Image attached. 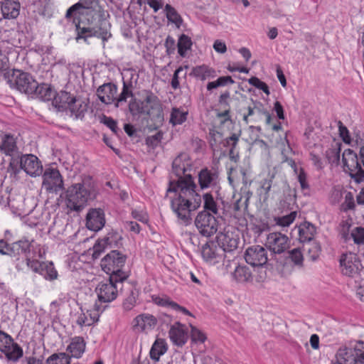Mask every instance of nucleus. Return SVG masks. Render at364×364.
<instances>
[{
  "label": "nucleus",
  "instance_id": "nucleus-55",
  "mask_svg": "<svg viewBox=\"0 0 364 364\" xmlns=\"http://www.w3.org/2000/svg\"><path fill=\"white\" fill-rule=\"evenodd\" d=\"M191 328V336L194 342L203 343L206 340V336L203 332L192 325Z\"/></svg>",
  "mask_w": 364,
  "mask_h": 364
},
{
  "label": "nucleus",
  "instance_id": "nucleus-35",
  "mask_svg": "<svg viewBox=\"0 0 364 364\" xmlns=\"http://www.w3.org/2000/svg\"><path fill=\"white\" fill-rule=\"evenodd\" d=\"M167 350L166 343L164 339L158 338L154 343L150 350V357L155 361H159L161 355H164Z\"/></svg>",
  "mask_w": 364,
  "mask_h": 364
},
{
  "label": "nucleus",
  "instance_id": "nucleus-9",
  "mask_svg": "<svg viewBox=\"0 0 364 364\" xmlns=\"http://www.w3.org/2000/svg\"><path fill=\"white\" fill-rule=\"evenodd\" d=\"M344 171L357 183L364 181V170L358 161L357 154L351 149H346L342 155Z\"/></svg>",
  "mask_w": 364,
  "mask_h": 364
},
{
  "label": "nucleus",
  "instance_id": "nucleus-38",
  "mask_svg": "<svg viewBox=\"0 0 364 364\" xmlns=\"http://www.w3.org/2000/svg\"><path fill=\"white\" fill-rule=\"evenodd\" d=\"M146 97L143 101L132 99L129 104V109L132 115L144 114L147 112Z\"/></svg>",
  "mask_w": 364,
  "mask_h": 364
},
{
  "label": "nucleus",
  "instance_id": "nucleus-60",
  "mask_svg": "<svg viewBox=\"0 0 364 364\" xmlns=\"http://www.w3.org/2000/svg\"><path fill=\"white\" fill-rule=\"evenodd\" d=\"M210 144L211 146H213L222 140L223 135L222 133L215 129H210Z\"/></svg>",
  "mask_w": 364,
  "mask_h": 364
},
{
  "label": "nucleus",
  "instance_id": "nucleus-44",
  "mask_svg": "<svg viewBox=\"0 0 364 364\" xmlns=\"http://www.w3.org/2000/svg\"><path fill=\"white\" fill-rule=\"evenodd\" d=\"M264 107L259 102L258 103H254L253 107H247V114H245L243 115V121L248 124L250 121L249 119V117H253L254 115L258 116L259 118L262 117V112L264 110Z\"/></svg>",
  "mask_w": 364,
  "mask_h": 364
},
{
  "label": "nucleus",
  "instance_id": "nucleus-31",
  "mask_svg": "<svg viewBox=\"0 0 364 364\" xmlns=\"http://www.w3.org/2000/svg\"><path fill=\"white\" fill-rule=\"evenodd\" d=\"M191 74L202 81L209 78H214L217 76L215 70L206 65L194 67Z\"/></svg>",
  "mask_w": 364,
  "mask_h": 364
},
{
  "label": "nucleus",
  "instance_id": "nucleus-3",
  "mask_svg": "<svg viewBox=\"0 0 364 364\" xmlns=\"http://www.w3.org/2000/svg\"><path fill=\"white\" fill-rule=\"evenodd\" d=\"M5 81L11 87L21 92L32 95L37 87V81L33 76L19 70L0 72V82Z\"/></svg>",
  "mask_w": 364,
  "mask_h": 364
},
{
  "label": "nucleus",
  "instance_id": "nucleus-53",
  "mask_svg": "<svg viewBox=\"0 0 364 364\" xmlns=\"http://www.w3.org/2000/svg\"><path fill=\"white\" fill-rule=\"evenodd\" d=\"M248 82L250 85L262 90L267 95H269L270 92L267 85L265 82L261 81L258 77H252L248 80Z\"/></svg>",
  "mask_w": 364,
  "mask_h": 364
},
{
  "label": "nucleus",
  "instance_id": "nucleus-26",
  "mask_svg": "<svg viewBox=\"0 0 364 364\" xmlns=\"http://www.w3.org/2000/svg\"><path fill=\"white\" fill-rule=\"evenodd\" d=\"M119 238V236L117 233L111 232L104 238L99 240L93 246L92 257L94 259L98 258L107 246L112 247Z\"/></svg>",
  "mask_w": 364,
  "mask_h": 364
},
{
  "label": "nucleus",
  "instance_id": "nucleus-50",
  "mask_svg": "<svg viewBox=\"0 0 364 364\" xmlns=\"http://www.w3.org/2000/svg\"><path fill=\"white\" fill-rule=\"evenodd\" d=\"M326 158L330 164H338L340 159V148L333 146L326 151Z\"/></svg>",
  "mask_w": 364,
  "mask_h": 364
},
{
  "label": "nucleus",
  "instance_id": "nucleus-36",
  "mask_svg": "<svg viewBox=\"0 0 364 364\" xmlns=\"http://www.w3.org/2000/svg\"><path fill=\"white\" fill-rule=\"evenodd\" d=\"M154 301L158 305L168 306L176 311H181L186 315L192 316V314L185 307L180 306L175 301H171L167 297H156Z\"/></svg>",
  "mask_w": 364,
  "mask_h": 364
},
{
  "label": "nucleus",
  "instance_id": "nucleus-18",
  "mask_svg": "<svg viewBox=\"0 0 364 364\" xmlns=\"http://www.w3.org/2000/svg\"><path fill=\"white\" fill-rule=\"evenodd\" d=\"M0 9V21L2 19H16L20 14L21 4L18 0H3Z\"/></svg>",
  "mask_w": 364,
  "mask_h": 364
},
{
  "label": "nucleus",
  "instance_id": "nucleus-14",
  "mask_svg": "<svg viewBox=\"0 0 364 364\" xmlns=\"http://www.w3.org/2000/svg\"><path fill=\"white\" fill-rule=\"evenodd\" d=\"M245 259L252 267H263L268 261L267 251L260 245L249 247L245 252Z\"/></svg>",
  "mask_w": 364,
  "mask_h": 364
},
{
  "label": "nucleus",
  "instance_id": "nucleus-13",
  "mask_svg": "<svg viewBox=\"0 0 364 364\" xmlns=\"http://www.w3.org/2000/svg\"><path fill=\"white\" fill-rule=\"evenodd\" d=\"M42 185L50 193H57L64 188L61 174L58 170L53 168H47L44 171Z\"/></svg>",
  "mask_w": 364,
  "mask_h": 364
},
{
  "label": "nucleus",
  "instance_id": "nucleus-2",
  "mask_svg": "<svg viewBox=\"0 0 364 364\" xmlns=\"http://www.w3.org/2000/svg\"><path fill=\"white\" fill-rule=\"evenodd\" d=\"M77 18L76 40L83 39L87 42L88 38H101L105 46L111 37L110 23L102 18L99 0H79L66 11L65 18Z\"/></svg>",
  "mask_w": 364,
  "mask_h": 364
},
{
  "label": "nucleus",
  "instance_id": "nucleus-40",
  "mask_svg": "<svg viewBox=\"0 0 364 364\" xmlns=\"http://www.w3.org/2000/svg\"><path fill=\"white\" fill-rule=\"evenodd\" d=\"M274 175H272L267 178H264L259 182V187L257 189V193L260 198L263 200H267L269 198V193L272 186Z\"/></svg>",
  "mask_w": 364,
  "mask_h": 364
},
{
  "label": "nucleus",
  "instance_id": "nucleus-10",
  "mask_svg": "<svg viewBox=\"0 0 364 364\" xmlns=\"http://www.w3.org/2000/svg\"><path fill=\"white\" fill-rule=\"evenodd\" d=\"M215 215L206 211H200L195 218V225L199 232L205 237H210L217 232L218 222Z\"/></svg>",
  "mask_w": 364,
  "mask_h": 364
},
{
  "label": "nucleus",
  "instance_id": "nucleus-21",
  "mask_svg": "<svg viewBox=\"0 0 364 364\" xmlns=\"http://www.w3.org/2000/svg\"><path fill=\"white\" fill-rule=\"evenodd\" d=\"M217 244L223 250L225 254L226 252H232L237 247L238 238L232 232H220L217 235Z\"/></svg>",
  "mask_w": 364,
  "mask_h": 364
},
{
  "label": "nucleus",
  "instance_id": "nucleus-57",
  "mask_svg": "<svg viewBox=\"0 0 364 364\" xmlns=\"http://www.w3.org/2000/svg\"><path fill=\"white\" fill-rule=\"evenodd\" d=\"M338 131H339V135L342 138L343 141L345 143L350 144L351 139L349 135V132L346 126L343 125V124L338 121Z\"/></svg>",
  "mask_w": 364,
  "mask_h": 364
},
{
  "label": "nucleus",
  "instance_id": "nucleus-49",
  "mask_svg": "<svg viewBox=\"0 0 364 364\" xmlns=\"http://www.w3.org/2000/svg\"><path fill=\"white\" fill-rule=\"evenodd\" d=\"M289 258L294 263V265L298 267L303 266L304 257L299 248H294L288 252Z\"/></svg>",
  "mask_w": 364,
  "mask_h": 364
},
{
  "label": "nucleus",
  "instance_id": "nucleus-43",
  "mask_svg": "<svg viewBox=\"0 0 364 364\" xmlns=\"http://www.w3.org/2000/svg\"><path fill=\"white\" fill-rule=\"evenodd\" d=\"M46 280L53 281L58 277V272L52 262H44L41 274Z\"/></svg>",
  "mask_w": 364,
  "mask_h": 364
},
{
  "label": "nucleus",
  "instance_id": "nucleus-6",
  "mask_svg": "<svg viewBox=\"0 0 364 364\" xmlns=\"http://www.w3.org/2000/svg\"><path fill=\"white\" fill-rule=\"evenodd\" d=\"M9 168L14 173H18L20 169H23L27 174L36 177L42 173L43 166L38 159L33 154H25L20 159H12Z\"/></svg>",
  "mask_w": 364,
  "mask_h": 364
},
{
  "label": "nucleus",
  "instance_id": "nucleus-28",
  "mask_svg": "<svg viewBox=\"0 0 364 364\" xmlns=\"http://www.w3.org/2000/svg\"><path fill=\"white\" fill-rule=\"evenodd\" d=\"M31 247L33 248V243L28 240H21L10 245V256L17 257L21 255H26L30 252Z\"/></svg>",
  "mask_w": 364,
  "mask_h": 364
},
{
  "label": "nucleus",
  "instance_id": "nucleus-33",
  "mask_svg": "<svg viewBox=\"0 0 364 364\" xmlns=\"http://www.w3.org/2000/svg\"><path fill=\"white\" fill-rule=\"evenodd\" d=\"M85 349V342L82 337H75L72 339L67 350L73 358H79L82 356Z\"/></svg>",
  "mask_w": 364,
  "mask_h": 364
},
{
  "label": "nucleus",
  "instance_id": "nucleus-61",
  "mask_svg": "<svg viewBox=\"0 0 364 364\" xmlns=\"http://www.w3.org/2000/svg\"><path fill=\"white\" fill-rule=\"evenodd\" d=\"M184 68L181 66H180L176 70V71L173 73L171 85V87L176 90L179 87L180 83H179V78H180V74L183 72Z\"/></svg>",
  "mask_w": 364,
  "mask_h": 364
},
{
  "label": "nucleus",
  "instance_id": "nucleus-4",
  "mask_svg": "<svg viewBox=\"0 0 364 364\" xmlns=\"http://www.w3.org/2000/svg\"><path fill=\"white\" fill-rule=\"evenodd\" d=\"M90 197V190L85 183H75L66 191V205L70 210L80 211L86 205Z\"/></svg>",
  "mask_w": 364,
  "mask_h": 364
},
{
  "label": "nucleus",
  "instance_id": "nucleus-15",
  "mask_svg": "<svg viewBox=\"0 0 364 364\" xmlns=\"http://www.w3.org/2000/svg\"><path fill=\"white\" fill-rule=\"evenodd\" d=\"M201 255L203 259L210 264L219 263L225 257L223 250L214 242L205 244L202 247Z\"/></svg>",
  "mask_w": 364,
  "mask_h": 364
},
{
  "label": "nucleus",
  "instance_id": "nucleus-56",
  "mask_svg": "<svg viewBox=\"0 0 364 364\" xmlns=\"http://www.w3.org/2000/svg\"><path fill=\"white\" fill-rule=\"evenodd\" d=\"M240 134H232L230 137L226 138L223 141L225 147H230V149H235L239 141Z\"/></svg>",
  "mask_w": 364,
  "mask_h": 364
},
{
  "label": "nucleus",
  "instance_id": "nucleus-12",
  "mask_svg": "<svg viewBox=\"0 0 364 364\" xmlns=\"http://www.w3.org/2000/svg\"><path fill=\"white\" fill-rule=\"evenodd\" d=\"M265 246L274 254H282L290 247L289 237L279 232H273L267 235Z\"/></svg>",
  "mask_w": 364,
  "mask_h": 364
},
{
  "label": "nucleus",
  "instance_id": "nucleus-34",
  "mask_svg": "<svg viewBox=\"0 0 364 364\" xmlns=\"http://www.w3.org/2000/svg\"><path fill=\"white\" fill-rule=\"evenodd\" d=\"M203 210L202 211H206V213H210L215 216H218L219 205L213 195L210 193H206L203 196Z\"/></svg>",
  "mask_w": 364,
  "mask_h": 364
},
{
  "label": "nucleus",
  "instance_id": "nucleus-8",
  "mask_svg": "<svg viewBox=\"0 0 364 364\" xmlns=\"http://www.w3.org/2000/svg\"><path fill=\"white\" fill-rule=\"evenodd\" d=\"M116 276H109V279L102 281L98 284L95 289L98 299L105 303L114 301L118 295L119 285L124 281L117 279Z\"/></svg>",
  "mask_w": 364,
  "mask_h": 364
},
{
  "label": "nucleus",
  "instance_id": "nucleus-39",
  "mask_svg": "<svg viewBox=\"0 0 364 364\" xmlns=\"http://www.w3.org/2000/svg\"><path fill=\"white\" fill-rule=\"evenodd\" d=\"M233 277L238 282H249L252 281V273L246 266H237L234 271Z\"/></svg>",
  "mask_w": 364,
  "mask_h": 364
},
{
  "label": "nucleus",
  "instance_id": "nucleus-30",
  "mask_svg": "<svg viewBox=\"0 0 364 364\" xmlns=\"http://www.w3.org/2000/svg\"><path fill=\"white\" fill-rule=\"evenodd\" d=\"M299 240L301 242L311 241L316 233V228L309 222H304L298 227Z\"/></svg>",
  "mask_w": 364,
  "mask_h": 364
},
{
  "label": "nucleus",
  "instance_id": "nucleus-64",
  "mask_svg": "<svg viewBox=\"0 0 364 364\" xmlns=\"http://www.w3.org/2000/svg\"><path fill=\"white\" fill-rule=\"evenodd\" d=\"M214 50L219 53H225L227 50L225 43L221 41L216 40L213 44Z\"/></svg>",
  "mask_w": 364,
  "mask_h": 364
},
{
  "label": "nucleus",
  "instance_id": "nucleus-16",
  "mask_svg": "<svg viewBox=\"0 0 364 364\" xmlns=\"http://www.w3.org/2000/svg\"><path fill=\"white\" fill-rule=\"evenodd\" d=\"M147 112L144 114L156 124H161L164 121L162 105L159 98L152 93L146 95Z\"/></svg>",
  "mask_w": 364,
  "mask_h": 364
},
{
  "label": "nucleus",
  "instance_id": "nucleus-52",
  "mask_svg": "<svg viewBox=\"0 0 364 364\" xmlns=\"http://www.w3.org/2000/svg\"><path fill=\"white\" fill-rule=\"evenodd\" d=\"M76 323L80 326H89L94 323V320L92 318H88L87 312L85 313L80 309V312L77 314Z\"/></svg>",
  "mask_w": 364,
  "mask_h": 364
},
{
  "label": "nucleus",
  "instance_id": "nucleus-41",
  "mask_svg": "<svg viewBox=\"0 0 364 364\" xmlns=\"http://www.w3.org/2000/svg\"><path fill=\"white\" fill-rule=\"evenodd\" d=\"M188 112L177 107H173L171 110L169 122L176 126L183 124L187 119Z\"/></svg>",
  "mask_w": 364,
  "mask_h": 364
},
{
  "label": "nucleus",
  "instance_id": "nucleus-48",
  "mask_svg": "<svg viewBox=\"0 0 364 364\" xmlns=\"http://www.w3.org/2000/svg\"><path fill=\"white\" fill-rule=\"evenodd\" d=\"M47 364H70V358L65 353L53 354L47 360Z\"/></svg>",
  "mask_w": 364,
  "mask_h": 364
},
{
  "label": "nucleus",
  "instance_id": "nucleus-45",
  "mask_svg": "<svg viewBox=\"0 0 364 364\" xmlns=\"http://www.w3.org/2000/svg\"><path fill=\"white\" fill-rule=\"evenodd\" d=\"M132 85H128L127 82H124L123 83V87L121 93L119 94V97H116L115 99V106L118 107L121 105L122 102H127V100L128 97H132L133 93L132 91Z\"/></svg>",
  "mask_w": 364,
  "mask_h": 364
},
{
  "label": "nucleus",
  "instance_id": "nucleus-23",
  "mask_svg": "<svg viewBox=\"0 0 364 364\" xmlns=\"http://www.w3.org/2000/svg\"><path fill=\"white\" fill-rule=\"evenodd\" d=\"M0 151L6 156H13L18 152L16 138L10 133L0 134Z\"/></svg>",
  "mask_w": 364,
  "mask_h": 364
},
{
  "label": "nucleus",
  "instance_id": "nucleus-7",
  "mask_svg": "<svg viewBox=\"0 0 364 364\" xmlns=\"http://www.w3.org/2000/svg\"><path fill=\"white\" fill-rule=\"evenodd\" d=\"M336 358L343 364H364V342L358 341L352 347L340 348Z\"/></svg>",
  "mask_w": 364,
  "mask_h": 364
},
{
  "label": "nucleus",
  "instance_id": "nucleus-22",
  "mask_svg": "<svg viewBox=\"0 0 364 364\" xmlns=\"http://www.w3.org/2000/svg\"><path fill=\"white\" fill-rule=\"evenodd\" d=\"M117 92V85L111 82L105 83L97 90L98 98L102 102L106 105H110L114 102Z\"/></svg>",
  "mask_w": 364,
  "mask_h": 364
},
{
  "label": "nucleus",
  "instance_id": "nucleus-24",
  "mask_svg": "<svg viewBox=\"0 0 364 364\" xmlns=\"http://www.w3.org/2000/svg\"><path fill=\"white\" fill-rule=\"evenodd\" d=\"M168 336L172 343L178 346H183L187 341V333L185 327L179 322H176L171 326Z\"/></svg>",
  "mask_w": 364,
  "mask_h": 364
},
{
  "label": "nucleus",
  "instance_id": "nucleus-27",
  "mask_svg": "<svg viewBox=\"0 0 364 364\" xmlns=\"http://www.w3.org/2000/svg\"><path fill=\"white\" fill-rule=\"evenodd\" d=\"M74 96L66 91H60L55 95L52 101V105L58 111H68L70 102Z\"/></svg>",
  "mask_w": 364,
  "mask_h": 364
},
{
  "label": "nucleus",
  "instance_id": "nucleus-54",
  "mask_svg": "<svg viewBox=\"0 0 364 364\" xmlns=\"http://www.w3.org/2000/svg\"><path fill=\"white\" fill-rule=\"evenodd\" d=\"M43 262H41L36 259L26 257V264L28 267L36 273L41 274V272H42Z\"/></svg>",
  "mask_w": 364,
  "mask_h": 364
},
{
  "label": "nucleus",
  "instance_id": "nucleus-59",
  "mask_svg": "<svg viewBox=\"0 0 364 364\" xmlns=\"http://www.w3.org/2000/svg\"><path fill=\"white\" fill-rule=\"evenodd\" d=\"M102 122H103L107 127H108L112 131L113 133L117 134L118 127L117 122L114 120L112 117L103 116Z\"/></svg>",
  "mask_w": 364,
  "mask_h": 364
},
{
  "label": "nucleus",
  "instance_id": "nucleus-11",
  "mask_svg": "<svg viewBox=\"0 0 364 364\" xmlns=\"http://www.w3.org/2000/svg\"><path fill=\"white\" fill-rule=\"evenodd\" d=\"M0 351L4 353L9 360L16 362L23 356L22 348L14 343L12 337L0 331Z\"/></svg>",
  "mask_w": 364,
  "mask_h": 364
},
{
  "label": "nucleus",
  "instance_id": "nucleus-1",
  "mask_svg": "<svg viewBox=\"0 0 364 364\" xmlns=\"http://www.w3.org/2000/svg\"><path fill=\"white\" fill-rule=\"evenodd\" d=\"M191 169V164L187 154H181L173 160L172 171L178 178L169 181L165 196L169 200L173 213L185 225L191 223L194 213L202 203L193 178L190 173H186Z\"/></svg>",
  "mask_w": 364,
  "mask_h": 364
},
{
  "label": "nucleus",
  "instance_id": "nucleus-51",
  "mask_svg": "<svg viewBox=\"0 0 364 364\" xmlns=\"http://www.w3.org/2000/svg\"><path fill=\"white\" fill-rule=\"evenodd\" d=\"M350 238L357 245H364V228H354L350 232Z\"/></svg>",
  "mask_w": 364,
  "mask_h": 364
},
{
  "label": "nucleus",
  "instance_id": "nucleus-42",
  "mask_svg": "<svg viewBox=\"0 0 364 364\" xmlns=\"http://www.w3.org/2000/svg\"><path fill=\"white\" fill-rule=\"evenodd\" d=\"M192 44L191 38L186 34H182L178 41V54L182 57H185L187 50L191 48Z\"/></svg>",
  "mask_w": 364,
  "mask_h": 364
},
{
  "label": "nucleus",
  "instance_id": "nucleus-37",
  "mask_svg": "<svg viewBox=\"0 0 364 364\" xmlns=\"http://www.w3.org/2000/svg\"><path fill=\"white\" fill-rule=\"evenodd\" d=\"M164 11L169 22L174 23L177 28L181 26L183 19L174 7L167 4L165 5Z\"/></svg>",
  "mask_w": 364,
  "mask_h": 364
},
{
  "label": "nucleus",
  "instance_id": "nucleus-32",
  "mask_svg": "<svg viewBox=\"0 0 364 364\" xmlns=\"http://www.w3.org/2000/svg\"><path fill=\"white\" fill-rule=\"evenodd\" d=\"M87 108V105L85 102L80 98L73 97L68 111L70 112L71 116H75V118H81L84 117Z\"/></svg>",
  "mask_w": 364,
  "mask_h": 364
},
{
  "label": "nucleus",
  "instance_id": "nucleus-46",
  "mask_svg": "<svg viewBox=\"0 0 364 364\" xmlns=\"http://www.w3.org/2000/svg\"><path fill=\"white\" fill-rule=\"evenodd\" d=\"M296 215L297 213L296 211H292L288 215L276 217L274 220L276 225L282 228H286L289 227L295 220Z\"/></svg>",
  "mask_w": 364,
  "mask_h": 364
},
{
  "label": "nucleus",
  "instance_id": "nucleus-62",
  "mask_svg": "<svg viewBox=\"0 0 364 364\" xmlns=\"http://www.w3.org/2000/svg\"><path fill=\"white\" fill-rule=\"evenodd\" d=\"M298 181L300 183L301 188L302 190L308 189L309 184L306 180V174L305 173L303 168L300 169V171L298 174Z\"/></svg>",
  "mask_w": 364,
  "mask_h": 364
},
{
  "label": "nucleus",
  "instance_id": "nucleus-63",
  "mask_svg": "<svg viewBox=\"0 0 364 364\" xmlns=\"http://www.w3.org/2000/svg\"><path fill=\"white\" fill-rule=\"evenodd\" d=\"M135 304H136L135 297L132 294H131L129 296H127L125 299V300L124 301L123 308L126 311H129L135 306Z\"/></svg>",
  "mask_w": 364,
  "mask_h": 364
},
{
  "label": "nucleus",
  "instance_id": "nucleus-17",
  "mask_svg": "<svg viewBox=\"0 0 364 364\" xmlns=\"http://www.w3.org/2000/svg\"><path fill=\"white\" fill-rule=\"evenodd\" d=\"M105 224V212L101 208H91L86 215V226L92 231L100 230Z\"/></svg>",
  "mask_w": 364,
  "mask_h": 364
},
{
  "label": "nucleus",
  "instance_id": "nucleus-58",
  "mask_svg": "<svg viewBox=\"0 0 364 364\" xmlns=\"http://www.w3.org/2000/svg\"><path fill=\"white\" fill-rule=\"evenodd\" d=\"M343 209L344 210H350L354 208L355 207V203H354V198L350 192H348L346 193L345 196V201L342 205Z\"/></svg>",
  "mask_w": 364,
  "mask_h": 364
},
{
  "label": "nucleus",
  "instance_id": "nucleus-5",
  "mask_svg": "<svg viewBox=\"0 0 364 364\" xmlns=\"http://www.w3.org/2000/svg\"><path fill=\"white\" fill-rule=\"evenodd\" d=\"M127 257L119 251L112 250L101 260L102 269L109 276H116L120 279L125 280L129 274L122 270Z\"/></svg>",
  "mask_w": 364,
  "mask_h": 364
},
{
  "label": "nucleus",
  "instance_id": "nucleus-29",
  "mask_svg": "<svg viewBox=\"0 0 364 364\" xmlns=\"http://www.w3.org/2000/svg\"><path fill=\"white\" fill-rule=\"evenodd\" d=\"M34 90L35 92H33L31 95L43 101L53 100L55 97V92L52 89L50 85L45 83L39 85L37 82V87L36 89L34 88Z\"/></svg>",
  "mask_w": 364,
  "mask_h": 364
},
{
  "label": "nucleus",
  "instance_id": "nucleus-47",
  "mask_svg": "<svg viewBox=\"0 0 364 364\" xmlns=\"http://www.w3.org/2000/svg\"><path fill=\"white\" fill-rule=\"evenodd\" d=\"M9 48L5 43L0 45V72H7L9 66Z\"/></svg>",
  "mask_w": 364,
  "mask_h": 364
},
{
  "label": "nucleus",
  "instance_id": "nucleus-20",
  "mask_svg": "<svg viewBox=\"0 0 364 364\" xmlns=\"http://www.w3.org/2000/svg\"><path fill=\"white\" fill-rule=\"evenodd\" d=\"M157 323L156 318L151 314H142L133 321V329L136 332H144L154 328Z\"/></svg>",
  "mask_w": 364,
  "mask_h": 364
},
{
  "label": "nucleus",
  "instance_id": "nucleus-25",
  "mask_svg": "<svg viewBox=\"0 0 364 364\" xmlns=\"http://www.w3.org/2000/svg\"><path fill=\"white\" fill-rule=\"evenodd\" d=\"M198 177V184L202 190L213 187L217 184L218 179V174L207 168L201 169Z\"/></svg>",
  "mask_w": 364,
  "mask_h": 364
},
{
  "label": "nucleus",
  "instance_id": "nucleus-19",
  "mask_svg": "<svg viewBox=\"0 0 364 364\" xmlns=\"http://www.w3.org/2000/svg\"><path fill=\"white\" fill-rule=\"evenodd\" d=\"M340 265L343 274L353 277L358 270L357 255L352 252L343 254L340 259Z\"/></svg>",
  "mask_w": 364,
  "mask_h": 364
}]
</instances>
